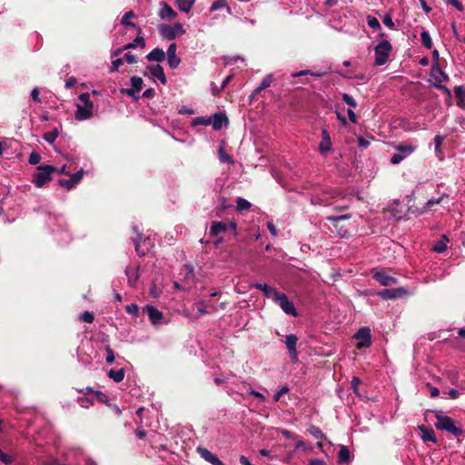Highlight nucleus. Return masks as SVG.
Returning <instances> with one entry per match:
<instances>
[{
    "label": "nucleus",
    "mask_w": 465,
    "mask_h": 465,
    "mask_svg": "<svg viewBox=\"0 0 465 465\" xmlns=\"http://www.w3.org/2000/svg\"><path fill=\"white\" fill-rule=\"evenodd\" d=\"M444 196H445V194H442L439 198H431V199L428 200L426 203L425 210L423 212H426L429 208H430L434 204L440 203Z\"/></svg>",
    "instance_id": "obj_44"
},
{
    "label": "nucleus",
    "mask_w": 465,
    "mask_h": 465,
    "mask_svg": "<svg viewBox=\"0 0 465 465\" xmlns=\"http://www.w3.org/2000/svg\"><path fill=\"white\" fill-rule=\"evenodd\" d=\"M197 312L200 315H205L207 313V311L205 310V304L203 302H199L195 304Z\"/></svg>",
    "instance_id": "obj_58"
},
{
    "label": "nucleus",
    "mask_w": 465,
    "mask_h": 465,
    "mask_svg": "<svg viewBox=\"0 0 465 465\" xmlns=\"http://www.w3.org/2000/svg\"><path fill=\"white\" fill-rule=\"evenodd\" d=\"M153 325H157L161 323L163 320V314L157 308L153 305H146L143 309Z\"/></svg>",
    "instance_id": "obj_18"
},
{
    "label": "nucleus",
    "mask_w": 465,
    "mask_h": 465,
    "mask_svg": "<svg viewBox=\"0 0 465 465\" xmlns=\"http://www.w3.org/2000/svg\"><path fill=\"white\" fill-rule=\"evenodd\" d=\"M212 118V126L214 130H221L223 125H227L229 124L228 118L225 114L217 113L214 114Z\"/></svg>",
    "instance_id": "obj_20"
},
{
    "label": "nucleus",
    "mask_w": 465,
    "mask_h": 465,
    "mask_svg": "<svg viewBox=\"0 0 465 465\" xmlns=\"http://www.w3.org/2000/svg\"><path fill=\"white\" fill-rule=\"evenodd\" d=\"M40 92H39V89L38 88H34L31 92V97L32 99L36 102V103H40L41 100H40Z\"/></svg>",
    "instance_id": "obj_62"
},
{
    "label": "nucleus",
    "mask_w": 465,
    "mask_h": 465,
    "mask_svg": "<svg viewBox=\"0 0 465 465\" xmlns=\"http://www.w3.org/2000/svg\"><path fill=\"white\" fill-rule=\"evenodd\" d=\"M447 3L453 5L457 10L460 12L464 10L461 2H460L459 0H448Z\"/></svg>",
    "instance_id": "obj_59"
},
{
    "label": "nucleus",
    "mask_w": 465,
    "mask_h": 465,
    "mask_svg": "<svg viewBox=\"0 0 465 465\" xmlns=\"http://www.w3.org/2000/svg\"><path fill=\"white\" fill-rule=\"evenodd\" d=\"M395 149L397 150V152L403 155V157H408L409 155H411L415 150H416V146L413 145V144H399L395 147Z\"/></svg>",
    "instance_id": "obj_26"
},
{
    "label": "nucleus",
    "mask_w": 465,
    "mask_h": 465,
    "mask_svg": "<svg viewBox=\"0 0 465 465\" xmlns=\"http://www.w3.org/2000/svg\"><path fill=\"white\" fill-rule=\"evenodd\" d=\"M176 50H177L176 44L175 43H172L168 46L167 52L165 54V56L167 57L168 65L172 69L177 68L179 66L180 63H181L180 57H178L176 55Z\"/></svg>",
    "instance_id": "obj_11"
},
{
    "label": "nucleus",
    "mask_w": 465,
    "mask_h": 465,
    "mask_svg": "<svg viewBox=\"0 0 465 465\" xmlns=\"http://www.w3.org/2000/svg\"><path fill=\"white\" fill-rule=\"evenodd\" d=\"M350 460H351V453H350L349 449L344 445H341L339 452H338V461L340 463H346V462H349Z\"/></svg>",
    "instance_id": "obj_28"
},
{
    "label": "nucleus",
    "mask_w": 465,
    "mask_h": 465,
    "mask_svg": "<svg viewBox=\"0 0 465 465\" xmlns=\"http://www.w3.org/2000/svg\"><path fill=\"white\" fill-rule=\"evenodd\" d=\"M373 278L379 282L382 286H390L397 283V279L387 274L384 271H373Z\"/></svg>",
    "instance_id": "obj_14"
},
{
    "label": "nucleus",
    "mask_w": 465,
    "mask_h": 465,
    "mask_svg": "<svg viewBox=\"0 0 465 465\" xmlns=\"http://www.w3.org/2000/svg\"><path fill=\"white\" fill-rule=\"evenodd\" d=\"M367 25L373 30H381V28L379 20L372 15L367 16Z\"/></svg>",
    "instance_id": "obj_40"
},
{
    "label": "nucleus",
    "mask_w": 465,
    "mask_h": 465,
    "mask_svg": "<svg viewBox=\"0 0 465 465\" xmlns=\"http://www.w3.org/2000/svg\"><path fill=\"white\" fill-rule=\"evenodd\" d=\"M146 59L148 61L160 63L165 59V53L163 49L156 47L146 55Z\"/></svg>",
    "instance_id": "obj_22"
},
{
    "label": "nucleus",
    "mask_w": 465,
    "mask_h": 465,
    "mask_svg": "<svg viewBox=\"0 0 465 465\" xmlns=\"http://www.w3.org/2000/svg\"><path fill=\"white\" fill-rule=\"evenodd\" d=\"M407 293V291L401 287L395 289H384L379 292V296L386 300H393L402 297Z\"/></svg>",
    "instance_id": "obj_15"
},
{
    "label": "nucleus",
    "mask_w": 465,
    "mask_h": 465,
    "mask_svg": "<svg viewBox=\"0 0 465 465\" xmlns=\"http://www.w3.org/2000/svg\"><path fill=\"white\" fill-rule=\"evenodd\" d=\"M126 312L129 314H133V315L136 316L139 313V306L137 304H134V303L129 304V305L126 306Z\"/></svg>",
    "instance_id": "obj_52"
},
{
    "label": "nucleus",
    "mask_w": 465,
    "mask_h": 465,
    "mask_svg": "<svg viewBox=\"0 0 465 465\" xmlns=\"http://www.w3.org/2000/svg\"><path fill=\"white\" fill-rule=\"evenodd\" d=\"M391 48V45L388 40L381 41L374 48V64L383 65L388 61Z\"/></svg>",
    "instance_id": "obj_4"
},
{
    "label": "nucleus",
    "mask_w": 465,
    "mask_h": 465,
    "mask_svg": "<svg viewBox=\"0 0 465 465\" xmlns=\"http://www.w3.org/2000/svg\"><path fill=\"white\" fill-rule=\"evenodd\" d=\"M332 150L331 136L326 129L322 130V140L319 144V151L325 154Z\"/></svg>",
    "instance_id": "obj_17"
},
{
    "label": "nucleus",
    "mask_w": 465,
    "mask_h": 465,
    "mask_svg": "<svg viewBox=\"0 0 465 465\" xmlns=\"http://www.w3.org/2000/svg\"><path fill=\"white\" fill-rule=\"evenodd\" d=\"M134 433L135 436L140 440H143L146 436V431L142 427L137 428Z\"/></svg>",
    "instance_id": "obj_63"
},
{
    "label": "nucleus",
    "mask_w": 465,
    "mask_h": 465,
    "mask_svg": "<svg viewBox=\"0 0 465 465\" xmlns=\"http://www.w3.org/2000/svg\"><path fill=\"white\" fill-rule=\"evenodd\" d=\"M78 402H79L81 407L87 409V408H89L90 406L93 405L94 401H93V399H90V398H87V397H79L78 398Z\"/></svg>",
    "instance_id": "obj_42"
},
{
    "label": "nucleus",
    "mask_w": 465,
    "mask_h": 465,
    "mask_svg": "<svg viewBox=\"0 0 465 465\" xmlns=\"http://www.w3.org/2000/svg\"><path fill=\"white\" fill-rule=\"evenodd\" d=\"M59 184L67 190H71L75 185L71 178L59 180Z\"/></svg>",
    "instance_id": "obj_47"
},
{
    "label": "nucleus",
    "mask_w": 465,
    "mask_h": 465,
    "mask_svg": "<svg viewBox=\"0 0 465 465\" xmlns=\"http://www.w3.org/2000/svg\"><path fill=\"white\" fill-rule=\"evenodd\" d=\"M251 203L244 198L238 197L236 199V206L238 211H245L251 208Z\"/></svg>",
    "instance_id": "obj_38"
},
{
    "label": "nucleus",
    "mask_w": 465,
    "mask_h": 465,
    "mask_svg": "<svg viewBox=\"0 0 465 465\" xmlns=\"http://www.w3.org/2000/svg\"><path fill=\"white\" fill-rule=\"evenodd\" d=\"M228 230V225L224 222H213L210 227V235L217 237Z\"/></svg>",
    "instance_id": "obj_21"
},
{
    "label": "nucleus",
    "mask_w": 465,
    "mask_h": 465,
    "mask_svg": "<svg viewBox=\"0 0 465 465\" xmlns=\"http://www.w3.org/2000/svg\"><path fill=\"white\" fill-rule=\"evenodd\" d=\"M253 287L263 292L266 297L273 299L279 292L275 288L265 283H255Z\"/></svg>",
    "instance_id": "obj_23"
},
{
    "label": "nucleus",
    "mask_w": 465,
    "mask_h": 465,
    "mask_svg": "<svg viewBox=\"0 0 465 465\" xmlns=\"http://www.w3.org/2000/svg\"><path fill=\"white\" fill-rule=\"evenodd\" d=\"M350 218H351V214L346 213V214L338 215V216H329V217H327V220L331 222L332 223H336L340 221L348 220Z\"/></svg>",
    "instance_id": "obj_46"
},
{
    "label": "nucleus",
    "mask_w": 465,
    "mask_h": 465,
    "mask_svg": "<svg viewBox=\"0 0 465 465\" xmlns=\"http://www.w3.org/2000/svg\"><path fill=\"white\" fill-rule=\"evenodd\" d=\"M143 79L139 76H133L131 78V88H124L121 90L122 94H125L130 97L134 98L135 100H138V96L135 95L137 92H139L142 89L143 86Z\"/></svg>",
    "instance_id": "obj_9"
},
{
    "label": "nucleus",
    "mask_w": 465,
    "mask_h": 465,
    "mask_svg": "<svg viewBox=\"0 0 465 465\" xmlns=\"http://www.w3.org/2000/svg\"><path fill=\"white\" fill-rule=\"evenodd\" d=\"M406 157H403V155L400 154L399 153L393 154L391 157V163L392 164H399L401 161H403Z\"/></svg>",
    "instance_id": "obj_56"
},
{
    "label": "nucleus",
    "mask_w": 465,
    "mask_h": 465,
    "mask_svg": "<svg viewBox=\"0 0 465 465\" xmlns=\"http://www.w3.org/2000/svg\"><path fill=\"white\" fill-rule=\"evenodd\" d=\"M123 62H124V60L122 58H116V59L113 60L111 67H110V72L113 73V72L117 71L119 66L121 64H123Z\"/></svg>",
    "instance_id": "obj_53"
},
{
    "label": "nucleus",
    "mask_w": 465,
    "mask_h": 465,
    "mask_svg": "<svg viewBox=\"0 0 465 465\" xmlns=\"http://www.w3.org/2000/svg\"><path fill=\"white\" fill-rule=\"evenodd\" d=\"M289 391V387L288 386H282L278 391L275 392V394L273 395V401H279L281 397L287 393Z\"/></svg>",
    "instance_id": "obj_50"
},
{
    "label": "nucleus",
    "mask_w": 465,
    "mask_h": 465,
    "mask_svg": "<svg viewBox=\"0 0 465 465\" xmlns=\"http://www.w3.org/2000/svg\"><path fill=\"white\" fill-rule=\"evenodd\" d=\"M54 220H55V222L57 223V225L59 227L57 232H59V231L64 232L65 230V227H66V223H65L64 218L63 216H59V217L54 218Z\"/></svg>",
    "instance_id": "obj_54"
},
{
    "label": "nucleus",
    "mask_w": 465,
    "mask_h": 465,
    "mask_svg": "<svg viewBox=\"0 0 465 465\" xmlns=\"http://www.w3.org/2000/svg\"><path fill=\"white\" fill-rule=\"evenodd\" d=\"M308 465H325V461L321 459H312L309 460Z\"/></svg>",
    "instance_id": "obj_64"
},
{
    "label": "nucleus",
    "mask_w": 465,
    "mask_h": 465,
    "mask_svg": "<svg viewBox=\"0 0 465 465\" xmlns=\"http://www.w3.org/2000/svg\"><path fill=\"white\" fill-rule=\"evenodd\" d=\"M175 2L181 12L188 14L194 5L195 0H175Z\"/></svg>",
    "instance_id": "obj_27"
},
{
    "label": "nucleus",
    "mask_w": 465,
    "mask_h": 465,
    "mask_svg": "<svg viewBox=\"0 0 465 465\" xmlns=\"http://www.w3.org/2000/svg\"><path fill=\"white\" fill-rule=\"evenodd\" d=\"M420 41L425 48L430 49L432 47V41L428 31L423 30L420 33Z\"/></svg>",
    "instance_id": "obj_35"
},
{
    "label": "nucleus",
    "mask_w": 465,
    "mask_h": 465,
    "mask_svg": "<svg viewBox=\"0 0 465 465\" xmlns=\"http://www.w3.org/2000/svg\"><path fill=\"white\" fill-rule=\"evenodd\" d=\"M105 352H106V357H105L106 363L112 364L114 361L115 356H114V352L113 349L109 345H106Z\"/></svg>",
    "instance_id": "obj_41"
},
{
    "label": "nucleus",
    "mask_w": 465,
    "mask_h": 465,
    "mask_svg": "<svg viewBox=\"0 0 465 465\" xmlns=\"http://www.w3.org/2000/svg\"><path fill=\"white\" fill-rule=\"evenodd\" d=\"M41 161V155L36 152H32L29 155L28 162L32 165L39 163Z\"/></svg>",
    "instance_id": "obj_43"
},
{
    "label": "nucleus",
    "mask_w": 465,
    "mask_h": 465,
    "mask_svg": "<svg viewBox=\"0 0 465 465\" xmlns=\"http://www.w3.org/2000/svg\"><path fill=\"white\" fill-rule=\"evenodd\" d=\"M197 453L206 461L213 465H224V463L210 450L203 447H197Z\"/></svg>",
    "instance_id": "obj_16"
},
{
    "label": "nucleus",
    "mask_w": 465,
    "mask_h": 465,
    "mask_svg": "<svg viewBox=\"0 0 465 465\" xmlns=\"http://www.w3.org/2000/svg\"><path fill=\"white\" fill-rule=\"evenodd\" d=\"M272 75L267 74L260 83V84L256 87L255 93H260L261 91L264 90L265 88L269 87L272 83Z\"/></svg>",
    "instance_id": "obj_34"
},
{
    "label": "nucleus",
    "mask_w": 465,
    "mask_h": 465,
    "mask_svg": "<svg viewBox=\"0 0 465 465\" xmlns=\"http://www.w3.org/2000/svg\"><path fill=\"white\" fill-rule=\"evenodd\" d=\"M79 102L76 104V111L74 117L77 121H85L90 119L94 114V103L90 100L88 93H83L78 97Z\"/></svg>",
    "instance_id": "obj_2"
},
{
    "label": "nucleus",
    "mask_w": 465,
    "mask_h": 465,
    "mask_svg": "<svg viewBox=\"0 0 465 465\" xmlns=\"http://www.w3.org/2000/svg\"><path fill=\"white\" fill-rule=\"evenodd\" d=\"M273 300L285 313L292 316L297 315L293 302L288 299L286 294L278 292Z\"/></svg>",
    "instance_id": "obj_8"
},
{
    "label": "nucleus",
    "mask_w": 465,
    "mask_h": 465,
    "mask_svg": "<svg viewBox=\"0 0 465 465\" xmlns=\"http://www.w3.org/2000/svg\"><path fill=\"white\" fill-rule=\"evenodd\" d=\"M419 430L421 431V439L423 441H430L433 443L437 442V439L433 430L427 429L425 426H419Z\"/></svg>",
    "instance_id": "obj_24"
},
{
    "label": "nucleus",
    "mask_w": 465,
    "mask_h": 465,
    "mask_svg": "<svg viewBox=\"0 0 465 465\" xmlns=\"http://www.w3.org/2000/svg\"><path fill=\"white\" fill-rule=\"evenodd\" d=\"M354 337L361 341V345L359 348H367L370 347L371 344V330L368 327H362L361 328Z\"/></svg>",
    "instance_id": "obj_12"
},
{
    "label": "nucleus",
    "mask_w": 465,
    "mask_h": 465,
    "mask_svg": "<svg viewBox=\"0 0 465 465\" xmlns=\"http://www.w3.org/2000/svg\"><path fill=\"white\" fill-rule=\"evenodd\" d=\"M212 123V118L207 116H198L193 119L192 126L197 125H209Z\"/></svg>",
    "instance_id": "obj_36"
},
{
    "label": "nucleus",
    "mask_w": 465,
    "mask_h": 465,
    "mask_svg": "<svg viewBox=\"0 0 465 465\" xmlns=\"http://www.w3.org/2000/svg\"><path fill=\"white\" fill-rule=\"evenodd\" d=\"M80 319L84 322H88V323H91L94 322V314L88 311H85L84 312H83L81 315H80Z\"/></svg>",
    "instance_id": "obj_48"
},
{
    "label": "nucleus",
    "mask_w": 465,
    "mask_h": 465,
    "mask_svg": "<svg viewBox=\"0 0 465 465\" xmlns=\"http://www.w3.org/2000/svg\"><path fill=\"white\" fill-rule=\"evenodd\" d=\"M361 384V380L358 377H353L351 382V389L353 390V392L357 395H359L358 387Z\"/></svg>",
    "instance_id": "obj_55"
},
{
    "label": "nucleus",
    "mask_w": 465,
    "mask_h": 465,
    "mask_svg": "<svg viewBox=\"0 0 465 465\" xmlns=\"http://www.w3.org/2000/svg\"><path fill=\"white\" fill-rule=\"evenodd\" d=\"M0 461H2L5 465H10L14 461V459L12 458V456L3 452L0 450Z\"/></svg>",
    "instance_id": "obj_49"
},
{
    "label": "nucleus",
    "mask_w": 465,
    "mask_h": 465,
    "mask_svg": "<svg viewBox=\"0 0 465 465\" xmlns=\"http://www.w3.org/2000/svg\"><path fill=\"white\" fill-rule=\"evenodd\" d=\"M383 24L390 29H395V25L392 20V17L390 14H386L382 18Z\"/></svg>",
    "instance_id": "obj_45"
},
{
    "label": "nucleus",
    "mask_w": 465,
    "mask_h": 465,
    "mask_svg": "<svg viewBox=\"0 0 465 465\" xmlns=\"http://www.w3.org/2000/svg\"><path fill=\"white\" fill-rule=\"evenodd\" d=\"M134 16V13L133 11L126 12L121 19V24H123L125 26L135 27V24L129 21V19L133 18Z\"/></svg>",
    "instance_id": "obj_39"
},
{
    "label": "nucleus",
    "mask_w": 465,
    "mask_h": 465,
    "mask_svg": "<svg viewBox=\"0 0 465 465\" xmlns=\"http://www.w3.org/2000/svg\"><path fill=\"white\" fill-rule=\"evenodd\" d=\"M137 45H140L142 47L145 46L144 39L141 35H137L136 38L132 42L124 46V50L135 48Z\"/></svg>",
    "instance_id": "obj_37"
},
{
    "label": "nucleus",
    "mask_w": 465,
    "mask_h": 465,
    "mask_svg": "<svg viewBox=\"0 0 465 465\" xmlns=\"http://www.w3.org/2000/svg\"><path fill=\"white\" fill-rule=\"evenodd\" d=\"M161 35L167 40H173L178 35H182L185 33V30L182 24L175 23L173 25H162L159 28Z\"/></svg>",
    "instance_id": "obj_6"
},
{
    "label": "nucleus",
    "mask_w": 465,
    "mask_h": 465,
    "mask_svg": "<svg viewBox=\"0 0 465 465\" xmlns=\"http://www.w3.org/2000/svg\"><path fill=\"white\" fill-rule=\"evenodd\" d=\"M455 95L459 101V105L465 109V87L462 85L454 88Z\"/></svg>",
    "instance_id": "obj_29"
},
{
    "label": "nucleus",
    "mask_w": 465,
    "mask_h": 465,
    "mask_svg": "<svg viewBox=\"0 0 465 465\" xmlns=\"http://www.w3.org/2000/svg\"><path fill=\"white\" fill-rule=\"evenodd\" d=\"M447 395L450 399L455 400L459 398L460 392L456 389H450L447 391Z\"/></svg>",
    "instance_id": "obj_61"
},
{
    "label": "nucleus",
    "mask_w": 465,
    "mask_h": 465,
    "mask_svg": "<svg viewBox=\"0 0 465 465\" xmlns=\"http://www.w3.org/2000/svg\"><path fill=\"white\" fill-rule=\"evenodd\" d=\"M309 433L317 440H326L325 434L322 432V430L317 427V426H311L308 429Z\"/></svg>",
    "instance_id": "obj_33"
},
{
    "label": "nucleus",
    "mask_w": 465,
    "mask_h": 465,
    "mask_svg": "<svg viewBox=\"0 0 465 465\" xmlns=\"http://www.w3.org/2000/svg\"><path fill=\"white\" fill-rule=\"evenodd\" d=\"M430 77L432 78L431 84L434 87L447 92L449 91L446 86L441 85V83L449 80V76L445 72H443L438 63H433L430 70Z\"/></svg>",
    "instance_id": "obj_5"
},
{
    "label": "nucleus",
    "mask_w": 465,
    "mask_h": 465,
    "mask_svg": "<svg viewBox=\"0 0 465 465\" xmlns=\"http://www.w3.org/2000/svg\"><path fill=\"white\" fill-rule=\"evenodd\" d=\"M160 5L159 16L162 19L171 21L177 16V13L168 4L163 2Z\"/></svg>",
    "instance_id": "obj_19"
},
{
    "label": "nucleus",
    "mask_w": 465,
    "mask_h": 465,
    "mask_svg": "<svg viewBox=\"0 0 465 465\" xmlns=\"http://www.w3.org/2000/svg\"><path fill=\"white\" fill-rule=\"evenodd\" d=\"M342 100L347 104H349L350 106L355 108L357 106V103L356 101L354 100V98L352 96H351L350 94H342Z\"/></svg>",
    "instance_id": "obj_51"
},
{
    "label": "nucleus",
    "mask_w": 465,
    "mask_h": 465,
    "mask_svg": "<svg viewBox=\"0 0 465 465\" xmlns=\"http://www.w3.org/2000/svg\"><path fill=\"white\" fill-rule=\"evenodd\" d=\"M449 242V239L446 235H442L441 238L438 241H435L432 250L435 252L441 253L447 249V242Z\"/></svg>",
    "instance_id": "obj_25"
},
{
    "label": "nucleus",
    "mask_w": 465,
    "mask_h": 465,
    "mask_svg": "<svg viewBox=\"0 0 465 465\" xmlns=\"http://www.w3.org/2000/svg\"><path fill=\"white\" fill-rule=\"evenodd\" d=\"M436 423L435 427L438 430H445L455 437L461 436L463 434V429L460 424L457 425L452 418L444 415L441 411H436Z\"/></svg>",
    "instance_id": "obj_1"
},
{
    "label": "nucleus",
    "mask_w": 465,
    "mask_h": 465,
    "mask_svg": "<svg viewBox=\"0 0 465 465\" xmlns=\"http://www.w3.org/2000/svg\"><path fill=\"white\" fill-rule=\"evenodd\" d=\"M83 175H84V171H83V170H80V171H78V172H76V173H73V174L71 175V177H70V178H71V179L74 181V183L76 184V183H78L82 180Z\"/></svg>",
    "instance_id": "obj_57"
},
{
    "label": "nucleus",
    "mask_w": 465,
    "mask_h": 465,
    "mask_svg": "<svg viewBox=\"0 0 465 465\" xmlns=\"http://www.w3.org/2000/svg\"><path fill=\"white\" fill-rule=\"evenodd\" d=\"M59 135V130L57 128H54L50 132H46L43 135V139L49 144H53L56 138Z\"/></svg>",
    "instance_id": "obj_31"
},
{
    "label": "nucleus",
    "mask_w": 465,
    "mask_h": 465,
    "mask_svg": "<svg viewBox=\"0 0 465 465\" xmlns=\"http://www.w3.org/2000/svg\"><path fill=\"white\" fill-rule=\"evenodd\" d=\"M108 376L115 382H121L124 378V370H110L108 371Z\"/></svg>",
    "instance_id": "obj_30"
},
{
    "label": "nucleus",
    "mask_w": 465,
    "mask_h": 465,
    "mask_svg": "<svg viewBox=\"0 0 465 465\" xmlns=\"http://www.w3.org/2000/svg\"><path fill=\"white\" fill-rule=\"evenodd\" d=\"M56 170L55 167L52 165H40L37 167V173L34 175L33 183L34 184L41 188L46 183L52 180V173Z\"/></svg>",
    "instance_id": "obj_3"
},
{
    "label": "nucleus",
    "mask_w": 465,
    "mask_h": 465,
    "mask_svg": "<svg viewBox=\"0 0 465 465\" xmlns=\"http://www.w3.org/2000/svg\"><path fill=\"white\" fill-rule=\"evenodd\" d=\"M146 69L150 73L151 76L154 80H158L162 84H165L167 80L164 74V71L162 65L160 64H149L146 66Z\"/></svg>",
    "instance_id": "obj_13"
},
{
    "label": "nucleus",
    "mask_w": 465,
    "mask_h": 465,
    "mask_svg": "<svg viewBox=\"0 0 465 465\" xmlns=\"http://www.w3.org/2000/svg\"><path fill=\"white\" fill-rule=\"evenodd\" d=\"M134 244L139 256L146 255L153 246L149 237L143 238L142 234L139 233H137V236L134 239Z\"/></svg>",
    "instance_id": "obj_7"
},
{
    "label": "nucleus",
    "mask_w": 465,
    "mask_h": 465,
    "mask_svg": "<svg viewBox=\"0 0 465 465\" xmlns=\"http://www.w3.org/2000/svg\"><path fill=\"white\" fill-rule=\"evenodd\" d=\"M124 60L128 64H133L137 62V57L134 54H131V53H126L124 54Z\"/></svg>",
    "instance_id": "obj_60"
},
{
    "label": "nucleus",
    "mask_w": 465,
    "mask_h": 465,
    "mask_svg": "<svg viewBox=\"0 0 465 465\" xmlns=\"http://www.w3.org/2000/svg\"><path fill=\"white\" fill-rule=\"evenodd\" d=\"M298 338L295 334H288L285 338V344L292 362L298 361V352L296 350Z\"/></svg>",
    "instance_id": "obj_10"
},
{
    "label": "nucleus",
    "mask_w": 465,
    "mask_h": 465,
    "mask_svg": "<svg viewBox=\"0 0 465 465\" xmlns=\"http://www.w3.org/2000/svg\"><path fill=\"white\" fill-rule=\"evenodd\" d=\"M220 8H226L227 13L230 14V15L232 14V9H231L230 6L227 5V3H226L225 0H216V1H214L212 4L211 7H210V11L211 12H214V11L220 9Z\"/></svg>",
    "instance_id": "obj_32"
}]
</instances>
